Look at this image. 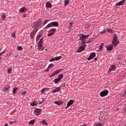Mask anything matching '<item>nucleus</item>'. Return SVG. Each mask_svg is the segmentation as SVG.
Wrapping results in <instances>:
<instances>
[{
  "mask_svg": "<svg viewBox=\"0 0 126 126\" xmlns=\"http://www.w3.org/2000/svg\"><path fill=\"white\" fill-rule=\"evenodd\" d=\"M37 31H38V29H35L32 32L30 35L32 39H33V38H34L35 35H36V32H37Z\"/></svg>",
  "mask_w": 126,
  "mask_h": 126,
  "instance_id": "nucleus-7",
  "label": "nucleus"
},
{
  "mask_svg": "<svg viewBox=\"0 0 126 126\" xmlns=\"http://www.w3.org/2000/svg\"><path fill=\"white\" fill-rule=\"evenodd\" d=\"M43 102L41 101L39 102V104H43Z\"/></svg>",
  "mask_w": 126,
  "mask_h": 126,
  "instance_id": "nucleus-53",
  "label": "nucleus"
},
{
  "mask_svg": "<svg viewBox=\"0 0 126 126\" xmlns=\"http://www.w3.org/2000/svg\"><path fill=\"white\" fill-rule=\"evenodd\" d=\"M62 70H63V69H60L59 70H56V71L53 72L50 75H49L50 78H51L52 77H54V76L55 75H57V74H59V73H60V72H61V71H62Z\"/></svg>",
  "mask_w": 126,
  "mask_h": 126,
  "instance_id": "nucleus-4",
  "label": "nucleus"
},
{
  "mask_svg": "<svg viewBox=\"0 0 126 126\" xmlns=\"http://www.w3.org/2000/svg\"><path fill=\"white\" fill-rule=\"evenodd\" d=\"M56 28H54V29H51L49 31V33H53V32H54V34H55V33H56Z\"/></svg>",
  "mask_w": 126,
  "mask_h": 126,
  "instance_id": "nucleus-20",
  "label": "nucleus"
},
{
  "mask_svg": "<svg viewBox=\"0 0 126 126\" xmlns=\"http://www.w3.org/2000/svg\"><path fill=\"white\" fill-rule=\"evenodd\" d=\"M107 30L109 33H113V31L111 29H107Z\"/></svg>",
  "mask_w": 126,
  "mask_h": 126,
  "instance_id": "nucleus-41",
  "label": "nucleus"
},
{
  "mask_svg": "<svg viewBox=\"0 0 126 126\" xmlns=\"http://www.w3.org/2000/svg\"><path fill=\"white\" fill-rule=\"evenodd\" d=\"M37 46L39 47H43V42H41L39 41L38 43Z\"/></svg>",
  "mask_w": 126,
  "mask_h": 126,
  "instance_id": "nucleus-32",
  "label": "nucleus"
},
{
  "mask_svg": "<svg viewBox=\"0 0 126 126\" xmlns=\"http://www.w3.org/2000/svg\"><path fill=\"white\" fill-rule=\"evenodd\" d=\"M26 94V92H23L22 93V95H25Z\"/></svg>",
  "mask_w": 126,
  "mask_h": 126,
  "instance_id": "nucleus-48",
  "label": "nucleus"
},
{
  "mask_svg": "<svg viewBox=\"0 0 126 126\" xmlns=\"http://www.w3.org/2000/svg\"><path fill=\"white\" fill-rule=\"evenodd\" d=\"M85 50V47L84 46H82L79 47L77 53H81L83 51H84Z\"/></svg>",
  "mask_w": 126,
  "mask_h": 126,
  "instance_id": "nucleus-11",
  "label": "nucleus"
},
{
  "mask_svg": "<svg viewBox=\"0 0 126 126\" xmlns=\"http://www.w3.org/2000/svg\"><path fill=\"white\" fill-rule=\"evenodd\" d=\"M54 34H55L54 32H50V33L48 34V37H50L51 36H53V35H54Z\"/></svg>",
  "mask_w": 126,
  "mask_h": 126,
  "instance_id": "nucleus-37",
  "label": "nucleus"
},
{
  "mask_svg": "<svg viewBox=\"0 0 126 126\" xmlns=\"http://www.w3.org/2000/svg\"><path fill=\"white\" fill-rule=\"evenodd\" d=\"M73 103H74V100H73V99L70 100L67 103V107H66L65 108V110H66V109H67V108H68L69 107V106H71V105H72Z\"/></svg>",
  "mask_w": 126,
  "mask_h": 126,
  "instance_id": "nucleus-9",
  "label": "nucleus"
},
{
  "mask_svg": "<svg viewBox=\"0 0 126 126\" xmlns=\"http://www.w3.org/2000/svg\"><path fill=\"white\" fill-rule=\"evenodd\" d=\"M2 19L3 20L5 19V16H2Z\"/></svg>",
  "mask_w": 126,
  "mask_h": 126,
  "instance_id": "nucleus-51",
  "label": "nucleus"
},
{
  "mask_svg": "<svg viewBox=\"0 0 126 126\" xmlns=\"http://www.w3.org/2000/svg\"><path fill=\"white\" fill-rule=\"evenodd\" d=\"M1 53H2V54H4V53H5V50H4L3 52H2Z\"/></svg>",
  "mask_w": 126,
  "mask_h": 126,
  "instance_id": "nucleus-54",
  "label": "nucleus"
},
{
  "mask_svg": "<svg viewBox=\"0 0 126 126\" xmlns=\"http://www.w3.org/2000/svg\"><path fill=\"white\" fill-rule=\"evenodd\" d=\"M125 126H126V125H125Z\"/></svg>",
  "mask_w": 126,
  "mask_h": 126,
  "instance_id": "nucleus-58",
  "label": "nucleus"
},
{
  "mask_svg": "<svg viewBox=\"0 0 126 126\" xmlns=\"http://www.w3.org/2000/svg\"><path fill=\"white\" fill-rule=\"evenodd\" d=\"M95 57H96V53H95V52H93L91 54L89 57L87 58V60L88 61H91V60L94 58H95Z\"/></svg>",
  "mask_w": 126,
  "mask_h": 126,
  "instance_id": "nucleus-8",
  "label": "nucleus"
},
{
  "mask_svg": "<svg viewBox=\"0 0 126 126\" xmlns=\"http://www.w3.org/2000/svg\"><path fill=\"white\" fill-rule=\"evenodd\" d=\"M41 123L43 124V125H48V123L46 122V121L45 120H43L42 121H41Z\"/></svg>",
  "mask_w": 126,
  "mask_h": 126,
  "instance_id": "nucleus-38",
  "label": "nucleus"
},
{
  "mask_svg": "<svg viewBox=\"0 0 126 126\" xmlns=\"http://www.w3.org/2000/svg\"><path fill=\"white\" fill-rule=\"evenodd\" d=\"M81 126H86V124H83V125H82Z\"/></svg>",
  "mask_w": 126,
  "mask_h": 126,
  "instance_id": "nucleus-55",
  "label": "nucleus"
},
{
  "mask_svg": "<svg viewBox=\"0 0 126 126\" xmlns=\"http://www.w3.org/2000/svg\"><path fill=\"white\" fill-rule=\"evenodd\" d=\"M126 0H122L118 2L116 4V6H118V5H124V4L125 3V1H126Z\"/></svg>",
  "mask_w": 126,
  "mask_h": 126,
  "instance_id": "nucleus-13",
  "label": "nucleus"
},
{
  "mask_svg": "<svg viewBox=\"0 0 126 126\" xmlns=\"http://www.w3.org/2000/svg\"><path fill=\"white\" fill-rule=\"evenodd\" d=\"M59 81H60L59 80V79L58 78L54 80V83H55V84H57V83H58V82H59Z\"/></svg>",
  "mask_w": 126,
  "mask_h": 126,
  "instance_id": "nucleus-36",
  "label": "nucleus"
},
{
  "mask_svg": "<svg viewBox=\"0 0 126 126\" xmlns=\"http://www.w3.org/2000/svg\"><path fill=\"white\" fill-rule=\"evenodd\" d=\"M17 90H18V88H14L13 89V95H15L17 93Z\"/></svg>",
  "mask_w": 126,
  "mask_h": 126,
  "instance_id": "nucleus-18",
  "label": "nucleus"
},
{
  "mask_svg": "<svg viewBox=\"0 0 126 126\" xmlns=\"http://www.w3.org/2000/svg\"><path fill=\"white\" fill-rule=\"evenodd\" d=\"M42 47L38 46V51H43L44 49H42Z\"/></svg>",
  "mask_w": 126,
  "mask_h": 126,
  "instance_id": "nucleus-44",
  "label": "nucleus"
},
{
  "mask_svg": "<svg viewBox=\"0 0 126 126\" xmlns=\"http://www.w3.org/2000/svg\"><path fill=\"white\" fill-rule=\"evenodd\" d=\"M17 49L18 50V51H22V50H23V48H22V46H18L17 47Z\"/></svg>",
  "mask_w": 126,
  "mask_h": 126,
  "instance_id": "nucleus-28",
  "label": "nucleus"
},
{
  "mask_svg": "<svg viewBox=\"0 0 126 126\" xmlns=\"http://www.w3.org/2000/svg\"><path fill=\"white\" fill-rule=\"evenodd\" d=\"M107 51H109V52H111V51L113 50V48L114 46L112 44H109L108 46H106Z\"/></svg>",
  "mask_w": 126,
  "mask_h": 126,
  "instance_id": "nucleus-12",
  "label": "nucleus"
},
{
  "mask_svg": "<svg viewBox=\"0 0 126 126\" xmlns=\"http://www.w3.org/2000/svg\"><path fill=\"white\" fill-rule=\"evenodd\" d=\"M31 106H37V103L36 101H33L32 103H31Z\"/></svg>",
  "mask_w": 126,
  "mask_h": 126,
  "instance_id": "nucleus-30",
  "label": "nucleus"
},
{
  "mask_svg": "<svg viewBox=\"0 0 126 126\" xmlns=\"http://www.w3.org/2000/svg\"><path fill=\"white\" fill-rule=\"evenodd\" d=\"M62 58H63V57H62V56H59L57 57H55V61H59V60H61V59H62Z\"/></svg>",
  "mask_w": 126,
  "mask_h": 126,
  "instance_id": "nucleus-33",
  "label": "nucleus"
},
{
  "mask_svg": "<svg viewBox=\"0 0 126 126\" xmlns=\"http://www.w3.org/2000/svg\"><path fill=\"white\" fill-rule=\"evenodd\" d=\"M105 33H106L105 30H103L102 32H100V34H105Z\"/></svg>",
  "mask_w": 126,
  "mask_h": 126,
  "instance_id": "nucleus-45",
  "label": "nucleus"
},
{
  "mask_svg": "<svg viewBox=\"0 0 126 126\" xmlns=\"http://www.w3.org/2000/svg\"><path fill=\"white\" fill-rule=\"evenodd\" d=\"M63 103V100H59L58 101H55L54 104L56 105H58V106H61V105Z\"/></svg>",
  "mask_w": 126,
  "mask_h": 126,
  "instance_id": "nucleus-16",
  "label": "nucleus"
},
{
  "mask_svg": "<svg viewBox=\"0 0 126 126\" xmlns=\"http://www.w3.org/2000/svg\"><path fill=\"white\" fill-rule=\"evenodd\" d=\"M51 24L52 25V27H58V26H59V23L57 22H51Z\"/></svg>",
  "mask_w": 126,
  "mask_h": 126,
  "instance_id": "nucleus-17",
  "label": "nucleus"
},
{
  "mask_svg": "<svg viewBox=\"0 0 126 126\" xmlns=\"http://www.w3.org/2000/svg\"><path fill=\"white\" fill-rule=\"evenodd\" d=\"M49 89H50L49 88H45L42 89L41 91L42 94H43L44 92L46 91V90H49Z\"/></svg>",
  "mask_w": 126,
  "mask_h": 126,
  "instance_id": "nucleus-24",
  "label": "nucleus"
},
{
  "mask_svg": "<svg viewBox=\"0 0 126 126\" xmlns=\"http://www.w3.org/2000/svg\"><path fill=\"white\" fill-rule=\"evenodd\" d=\"M34 123H35V120H31L29 122V125H34Z\"/></svg>",
  "mask_w": 126,
  "mask_h": 126,
  "instance_id": "nucleus-31",
  "label": "nucleus"
},
{
  "mask_svg": "<svg viewBox=\"0 0 126 126\" xmlns=\"http://www.w3.org/2000/svg\"><path fill=\"white\" fill-rule=\"evenodd\" d=\"M41 38V35L40 34L37 35L36 36V41H39V39Z\"/></svg>",
  "mask_w": 126,
  "mask_h": 126,
  "instance_id": "nucleus-34",
  "label": "nucleus"
},
{
  "mask_svg": "<svg viewBox=\"0 0 126 126\" xmlns=\"http://www.w3.org/2000/svg\"><path fill=\"white\" fill-rule=\"evenodd\" d=\"M63 77V75L61 74L59 76V77L57 78V79L61 81L62 80V78Z\"/></svg>",
  "mask_w": 126,
  "mask_h": 126,
  "instance_id": "nucleus-23",
  "label": "nucleus"
},
{
  "mask_svg": "<svg viewBox=\"0 0 126 126\" xmlns=\"http://www.w3.org/2000/svg\"><path fill=\"white\" fill-rule=\"evenodd\" d=\"M88 42H85V40L82 41L81 43L83 46H84V44H87Z\"/></svg>",
  "mask_w": 126,
  "mask_h": 126,
  "instance_id": "nucleus-43",
  "label": "nucleus"
},
{
  "mask_svg": "<svg viewBox=\"0 0 126 126\" xmlns=\"http://www.w3.org/2000/svg\"><path fill=\"white\" fill-rule=\"evenodd\" d=\"M51 27H53L52 25V23H50V24H49L45 28V29H47V28H50Z\"/></svg>",
  "mask_w": 126,
  "mask_h": 126,
  "instance_id": "nucleus-27",
  "label": "nucleus"
},
{
  "mask_svg": "<svg viewBox=\"0 0 126 126\" xmlns=\"http://www.w3.org/2000/svg\"><path fill=\"white\" fill-rule=\"evenodd\" d=\"M41 25H42V22H38L36 23V27L37 28L40 27Z\"/></svg>",
  "mask_w": 126,
  "mask_h": 126,
  "instance_id": "nucleus-22",
  "label": "nucleus"
},
{
  "mask_svg": "<svg viewBox=\"0 0 126 126\" xmlns=\"http://www.w3.org/2000/svg\"><path fill=\"white\" fill-rule=\"evenodd\" d=\"M73 23V22H70V26H71V27L72 26Z\"/></svg>",
  "mask_w": 126,
  "mask_h": 126,
  "instance_id": "nucleus-49",
  "label": "nucleus"
},
{
  "mask_svg": "<svg viewBox=\"0 0 126 126\" xmlns=\"http://www.w3.org/2000/svg\"><path fill=\"white\" fill-rule=\"evenodd\" d=\"M103 47H104V43H102L101 45L99 46V51H102V49H103Z\"/></svg>",
  "mask_w": 126,
  "mask_h": 126,
  "instance_id": "nucleus-25",
  "label": "nucleus"
},
{
  "mask_svg": "<svg viewBox=\"0 0 126 126\" xmlns=\"http://www.w3.org/2000/svg\"><path fill=\"white\" fill-rule=\"evenodd\" d=\"M41 113H42V109L39 108H36L34 110V114L35 116H39V115H41Z\"/></svg>",
  "mask_w": 126,
  "mask_h": 126,
  "instance_id": "nucleus-5",
  "label": "nucleus"
},
{
  "mask_svg": "<svg viewBox=\"0 0 126 126\" xmlns=\"http://www.w3.org/2000/svg\"><path fill=\"white\" fill-rule=\"evenodd\" d=\"M55 61H56V58H51L49 62H55Z\"/></svg>",
  "mask_w": 126,
  "mask_h": 126,
  "instance_id": "nucleus-42",
  "label": "nucleus"
},
{
  "mask_svg": "<svg viewBox=\"0 0 126 126\" xmlns=\"http://www.w3.org/2000/svg\"><path fill=\"white\" fill-rule=\"evenodd\" d=\"M43 40H44V38H42L40 39L39 42L43 43Z\"/></svg>",
  "mask_w": 126,
  "mask_h": 126,
  "instance_id": "nucleus-46",
  "label": "nucleus"
},
{
  "mask_svg": "<svg viewBox=\"0 0 126 126\" xmlns=\"http://www.w3.org/2000/svg\"><path fill=\"white\" fill-rule=\"evenodd\" d=\"M46 7L51 8L52 7V4L50 3V2H47L46 3Z\"/></svg>",
  "mask_w": 126,
  "mask_h": 126,
  "instance_id": "nucleus-19",
  "label": "nucleus"
},
{
  "mask_svg": "<svg viewBox=\"0 0 126 126\" xmlns=\"http://www.w3.org/2000/svg\"><path fill=\"white\" fill-rule=\"evenodd\" d=\"M8 124L7 123H5L4 125V126H8Z\"/></svg>",
  "mask_w": 126,
  "mask_h": 126,
  "instance_id": "nucleus-50",
  "label": "nucleus"
},
{
  "mask_svg": "<svg viewBox=\"0 0 126 126\" xmlns=\"http://www.w3.org/2000/svg\"><path fill=\"white\" fill-rule=\"evenodd\" d=\"M97 60H98V58H94V61H97Z\"/></svg>",
  "mask_w": 126,
  "mask_h": 126,
  "instance_id": "nucleus-52",
  "label": "nucleus"
},
{
  "mask_svg": "<svg viewBox=\"0 0 126 126\" xmlns=\"http://www.w3.org/2000/svg\"><path fill=\"white\" fill-rule=\"evenodd\" d=\"M53 66H54L53 63H51V64H49L48 68L46 69V71H49L48 68H52V67H53Z\"/></svg>",
  "mask_w": 126,
  "mask_h": 126,
  "instance_id": "nucleus-21",
  "label": "nucleus"
},
{
  "mask_svg": "<svg viewBox=\"0 0 126 126\" xmlns=\"http://www.w3.org/2000/svg\"><path fill=\"white\" fill-rule=\"evenodd\" d=\"M62 90V89L61 87H57L55 88V89L53 90L52 91V93L55 94L56 93V92H59Z\"/></svg>",
  "mask_w": 126,
  "mask_h": 126,
  "instance_id": "nucleus-14",
  "label": "nucleus"
},
{
  "mask_svg": "<svg viewBox=\"0 0 126 126\" xmlns=\"http://www.w3.org/2000/svg\"><path fill=\"white\" fill-rule=\"evenodd\" d=\"M28 10V9L26 8L25 6H23L22 8H21L19 10V12H21V13H23V12H25V11H27Z\"/></svg>",
  "mask_w": 126,
  "mask_h": 126,
  "instance_id": "nucleus-10",
  "label": "nucleus"
},
{
  "mask_svg": "<svg viewBox=\"0 0 126 126\" xmlns=\"http://www.w3.org/2000/svg\"><path fill=\"white\" fill-rule=\"evenodd\" d=\"M45 101H46V99L45 98H43L41 101L44 103V102H45Z\"/></svg>",
  "mask_w": 126,
  "mask_h": 126,
  "instance_id": "nucleus-47",
  "label": "nucleus"
},
{
  "mask_svg": "<svg viewBox=\"0 0 126 126\" xmlns=\"http://www.w3.org/2000/svg\"><path fill=\"white\" fill-rule=\"evenodd\" d=\"M109 94V91L108 90H104L102 92H100L99 95L100 97H105Z\"/></svg>",
  "mask_w": 126,
  "mask_h": 126,
  "instance_id": "nucleus-2",
  "label": "nucleus"
},
{
  "mask_svg": "<svg viewBox=\"0 0 126 126\" xmlns=\"http://www.w3.org/2000/svg\"><path fill=\"white\" fill-rule=\"evenodd\" d=\"M45 51H47V49H45Z\"/></svg>",
  "mask_w": 126,
  "mask_h": 126,
  "instance_id": "nucleus-57",
  "label": "nucleus"
},
{
  "mask_svg": "<svg viewBox=\"0 0 126 126\" xmlns=\"http://www.w3.org/2000/svg\"><path fill=\"white\" fill-rule=\"evenodd\" d=\"M11 37L14 38V39H15V38H16V37L15 36V32L12 33Z\"/></svg>",
  "mask_w": 126,
  "mask_h": 126,
  "instance_id": "nucleus-39",
  "label": "nucleus"
},
{
  "mask_svg": "<svg viewBox=\"0 0 126 126\" xmlns=\"http://www.w3.org/2000/svg\"><path fill=\"white\" fill-rule=\"evenodd\" d=\"M12 70V69L11 68H8L7 69V72H8V73H11Z\"/></svg>",
  "mask_w": 126,
  "mask_h": 126,
  "instance_id": "nucleus-35",
  "label": "nucleus"
},
{
  "mask_svg": "<svg viewBox=\"0 0 126 126\" xmlns=\"http://www.w3.org/2000/svg\"><path fill=\"white\" fill-rule=\"evenodd\" d=\"M79 40L81 41H85L86 38H88V37H90L89 34L85 35L84 34L81 33L79 34Z\"/></svg>",
  "mask_w": 126,
  "mask_h": 126,
  "instance_id": "nucleus-1",
  "label": "nucleus"
},
{
  "mask_svg": "<svg viewBox=\"0 0 126 126\" xmlns=\"http://www.w3.org/2000/svg\"><path fill=\"white\" fill-rule=\"evenodd\" d=\"M116 68H117L116 65L114 64L111 65L110 68H109L108 73H110L112 71H115V70H116Z\"/></svg>",
  "mask_w": 126,
  "mask_h": 126,
  "instance_id": "nucleus-6",
  "label": "nucleus"
},
{
  "mask_svg": "<svg viewBox=\"0 0 126 126\" xmlns=\"http://www.w3.org/2000/svg\"><path fill=\"white\" fill-rule=\"evenodd\" d=\"M94 126H104V124L101 122H95L94 124Z\"/></svg>",
  "mask_w": 126,
  "mask_h": 126,
  "instance_id": "nucleus-15",
  "label": "nucleus"
},
{
  "mask_svg": "<svg viewBox=\"0 0 126 126\" xmlns=\"http://www.w3.org/2000/svg\"><path fill=\"white\" fill-rule=\"evenodd\" d=\"M69 3V0H64V5L66 6Z\"/></svg>",
  "mask_w": 126,
  "mask_h": 126,
  "instance_id": "nucleus-29",
  "label": "nucleus"
},
{
  "mask_svg": "<svg viewBox=\"0 0 126 126\" xmlns=\"http://www.w3.org/2000/svg\"><path fill=\"white\" fill-rule=\"evenodd\" d=\"M49 20H45L43 24V26H44V25H45V24H47V23H48Z\"/></svg>",
  "mask_w": 126,
  "mask_h": 126,
  "instance_id": "nucleus-40",
  "label": "nucleus"
},
{
  "mask_svg": "<svg viewBox=\"0 0 126 126\" xmlns=\"http://www.w3.org/2000/svg\"><path fill=\"white\" fill-rule=\"evenodd\" d=\"M112 44L115 46L119 45V40H118V37H117V35L114 36V40L112 41Z\"/></svg>",
  "mask_w": 126,
  "mask_h": 126,
  "instance_id": "nucleus-3",
  "label": "nucleus"
},
{
  "mask_svg": "<svg viewBox=\"0 0 126 126\" xmlns=\"http://www.w3.org/2000/svg\"><path fill=\"white\" fill-rule=\"evenodd\" d=\"M9 88H10V87H7V88L5 87L4 88L2 89L3 92H5V91H7V90H9Z\"/></svg>",
  "mask_w": 126,
  "mask_h": 126,
  "instance_id": "nucleus-26",
  "label": "nucleus"
},
{
  "mask_svg": "<svg viewBox=\"0 0 126 126\" xmlns=\"http://www.w3.org/2000/svg\"><path fill=\"white\" fill-rule=\"evenodd\" d=\"M1 55H2V53H0V56H1Z\"/></svg>",
  "mask_w": 126,
  "mask_h": 126,
  "instance_id": "nucleus-56",
  "label": "nucleus"
}]
</instances>
